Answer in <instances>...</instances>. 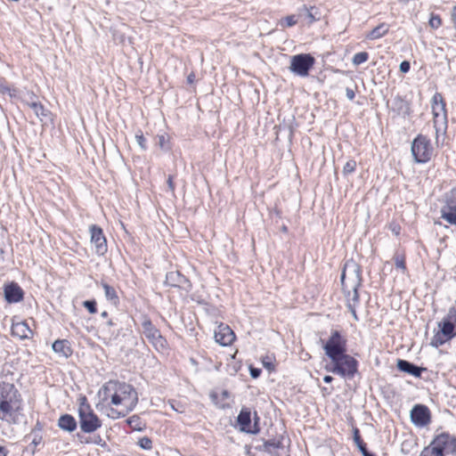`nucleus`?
Wrapping results in <instances>:
<instances>
[{
  "mask_svg": "<svg viewBox=\"0 0 456 456\" xmlns=\"http://www.w3.org/2000/svg\"><path fill=\"white\" fill-rule=\"evenodd\" d=\"M315 60L309 53H300L291 57L289 70L299 77H307Z\"/></svg>",
  "mask_w": 456,
  "mask_h": 456,
  "instance_id": "8",
  "label": "nucleus"
},
{
  "mask_svg": "<svg viewBox=\"0 0 456 456\" xmlns=\"http://www.w3.org/2000/svg\"><path fill=\"white\" fill-rule=\"evenodd\" d=\"M110 386L112 387L114 391H118L121 398H124V403L127 407L126 412L132 411L138 403V395L132 385L125 382H110L109 386L103 387V389L105 391L110 390Z\"/></svg>",
  "mask_w": 456,
  "mask_h": 456,
  "instance_id": "7",
  "label": "nucleus"
},
{
  "mask_svg": "<svg viewBox=\"0 0 456 456\" xmlns=\"http://www.w3.org/2000/svg\"><path fill=\"white\" fill-rule=\"evenodd\" d=\"M411 64L408 61H403L399 65V69L402 73H407L410 70Z\"/></svg>",
  "mask_w": 456,
  "mask_h": 456,
  "instance_id": "43",
  "label": "nucleus"
},
{
  "mask_svg": "<svg viewBox=\"0 0 456 456\" xmlns=\"http://www.w3.org/2000/svg\"><path fill=\"white\" fill-rule=\"evenodd\" d=\"M38 101V97L33 92H28L21 99L22 103L28 108L31 106V102H36Z\"/></svg>",
  "mask_w": 456,
  "mask_h": 456,
  "instance_id": "34",
  "label": "nucleus"
},
{
  "mask_svg": "<svg viewBox=\"0 0 456 456\" xmlns=\"http://www.w3.org/2000/svg\"><path fill=\"white\" fill-rule=\"evenodd\" d=\"M124 403V398H121L118 391H115V393L111 396V403L114 405H118Z\"/></svg>",
  "mask_w": 456,
  "mask_h": 456,
  "instance_id": "42",
  "label": "nucleus"
},
{
  "mask_svg": "<svg viewBox=\"0 0 456 456\" xmlns=\"http://www.w3.org/2000/svg\"><path fill=\"white\" fill-rule=\"evenodd\" d=\"M332 380H333V377H332V376H330V375H326V376H324V378H323V381H324L325 383H331V382H332Z\"/></svg>",
  "mask_w": 456,
  "mask_h": 456,
  "instance_id": "53",
  "label": "nucleus"
},
{
  "mask_svg": "<svg viewBox=\"0 0 456 456\" xmlns=\"http://www.w3.org/2000/svg\"><path fill=\"white\" fill-rule=\"evenodd\" d=\"M127 424L135 430H141V419L137 415H134L127 419Z\"/></svg>",
  "mask_w": 456,
  "mask_h": 456,
  "instance_id": "35",
  "label": "nucleus"
},
{
  "mask_svg": "<svg viewBox=\"0 0 456 456\" xmlns=\"http://www.w3.org/2000/svg\"><path fill=\"white\" fill-rule=\"evenodd\" d=\"M362 454V456H376L374 453L369 452L368 450L363 452Z\"/></svg>",
  "mask_w": 456,
  "mask_h": 456,
  "instance_id": "57",
  "label": "nucleus"
},
{
  "mask_svg": "<svg viewBox=\"0 0 456 456\" xmlns=\"http://www.w3.org/2000/svg\"><path fill=\"white\" fill-rule=\"evenodd\" d=\"M195 79V75L193 73H191L187 77V81L189 84H192Z\"/></svg>",
  "mask_w": 456,
  "mask_h": 456,
  "instance_id": "52",
  "label": "nucleus"
},
{
  "mask_svg": "<svg viewBox=\"0 0 456 456\" xmlns=\"http://www.w3.org/2000/svg\"><path fill=\"white\" fill-rule=\"evenodd\" d=\"M101 316L102 318H107L108 317V313L106 311H103L102 314H101Z\"/></svg>",
  "mask_w": 456,
  "mask_h": 456,
  "instance_id": "60",
  "label": "nucleus"
},
{
  "mask_svg": "<svg viewBox=\"0 0 456 456\" xmlns=\"http://www.w3.org/2000/svg\"><path fill=\"white\" fill-rule=\"evenodd\" d=\"M283 21L287 27H292L297 23V20L295 15H289L285 17Z\"/></svg>",
  "mask_w": 456,
  "mask_h": 456,
  "instance_id": "41",
  "label": "nucleus"
},
{
  "mask_svg": "<svg viewBox=\"0 0 456 456\" xmlns=\"http://www.w3.org/2000/svg\"><path fill=\"white\" fill-rule=\"evenodd\" d=\"M220 408H224V404H220L218 405Z\"/></svg>",
  "mask_w": 456,
  "mask_h": 456,
  "instance_id": "62",
  "label": "nucleus"
},
{
  "mask_svg": "<svg viewBox=\"0 0 456 456\" xmlns=\"http://www.w3.org/2000/svg\"><path fill=\"white\" fill-rule=\"evenodd\" d=\"M330 360V362L325 365V370L328 372L339 375L343 378L352 379L358 371L357 360L346 353Z\"/></svg>",
  "mask_w": 456,
  "mask_h": 456,
  "instance_id": "3",
  "label": "nucleus"
},
{
  "mask_svg": "<svg viewBox=\"0 0 456 456\" xmlns=\"http://www.w3.org/2000/svg\"><path fill=\"white\" fill-rule=\"evenodd\" d=\"M393 110L398 115L403 116V118L410 116L411 110V104L408 101L403 99L400 96H396L393 101Z\"/></svg>",
  "mask_w": 456,
  "mask_h": 456,
  "instance_id": "20",
  "label": "nucleus"
},
{
  "mask_svg": "<svg viewBox=\"0 0 456 456\" xmlns=\"http://www.w3.org/2000/svg\"><path fill=\"white\" fill-rule=\"evenodd\" d=\"M52 348L56 354L64 358H69L73 353L69 342L66 339L54 341Z\"/></svg>",
  "mask_w": 456,
  "mask_h": 456,
  "instance_id": "22",
  "label": "nucleus"
},
{
  "mask_svg": "<svg viewBox=\"0 0 456 456\" xmlns=\"http://www.w3.org/2000/svg\"><path fill=\"white\" fill-rule=\"evenodd\" d=\"M340 281L343 294L346 298V306L354 319L358 321L356 314V306L359 304L358 289L362 281L360 265L354 260L346 261L341 273Z\"/></svg>",
  "mask_w": 456,
  "mask_h": 456,
  "instance_id": "1",
  "label": "nucleus"
},
{
  "mask_svg": "<svg viewBox=\"0 0 456 456\" xmlns=\"http://www.w3.org/2000/svg\"><path fill=\"white\" fill-rule=\"evenodd\" d=\"M211 398H212V401L216 404L218 405L217 402H216V398H217V395L216 394H211Z\"/></svg>",
  "mask_w": 456,
  "mask_h": 456,
  "instance_id": "56",
  "label": "nucleus"
},
{
  "mask_svg": "<svg viewBox=\"0 0 456 456\" xmlns=\"http://www.w3.org/2000/svg\"><path fill=\"white\" fill-rule=\"evenodd\" d=\"M187 281H188L187 279L183 274H181L179 272L175 271V272H169L167 273L165 283L168 286L181 288Z\"/></svg>",
  "mask_w": 456,
  "mask_h": 456,
  "instance_id": "24",
  "label": "nucleus"
},
{
  "mask_svg": "<svg viewBox=\"0 0 456 456\" xmlns=\"http://www.w3.org/2000/svg\"><path fill=\"white\" fill-rule=\"evenodd\" d=\"M394 259L396 268L404 272L406 270L405 257L403 256L395 255Z\"/></svg>",
  "mask_w": 456,
  "mask_h": 456,
  "instance_id": "37",
  "label": "nucleus"
},
{
  "mask_svg": "<svg viewBox=\"0 0 456 456\" xmlns=\"http://www.w3.org/2000/svg\"><path fill=\"white\" fill-rule=\"evenodd\" d=\"M282 231H283V232H287V227H286V226H283V227H282Z\"/></svg>",
  "mask_w": 456,
  "mask_h": 456,
  "instance_id": "61",
  "label": "nucleus"
},
{
  "mask_svg": "<svg viewBox=\"0 0 456 456\" xmlns=\"http://www.w3.org/2000/svg\"><path fill=\"white\" fill-rule=\"evenodd\" d=\"M428 24L432 28L436 29L442 25V19L439 15L432 13Z\"/></svg>",
  "mask_w": 456,
  "mask_h": 456,
  "instance_id": "36",
  "label": "nucleus"
},
{
  "mask_svg": "<svg viewBox=\"0 0 456 456\" xmlns=\"http://www.w3.org/2000/svg\"><path fill=\"white\" fill-rule=\"evenodd\" d=\"M388 25L386 23H381L379 26L375 27L371 31H370L366 38L370 40H375L382 37L388 32Z\"/></svg>",
  "mask_w": 456,
  "mask_h": 456,
  "instance_id": "26",
  "label": "nucleus"
},
{
  "mask_svg": "<svg viewBox=\"0 0 456 456\" xmlns=\"http://www.w3.org/2000/svg\"><path fill=\"white\" fill-rule=\"evenodd\" d=\"M106 325H107L108 327H111V326L115 325V323L113 322V321H112V320H109V321L107 322Z\"/></svg>",
  "mask_w": 456,
  "mask_h": 456,
  "instance_id": "58",
  "label": "nucleus"
},
{
  "mask_svg": "<svg viewBox=\"0 0 456 456\" xmlns=\"http://www.w3.org/2000/svg\"><path fill=\"white\" fill-rule=\"evenodd\" d=\"M89 232L90 241L94 246L95 253L103 256L108 250V246L102 229L96 224H91Z\"/></svg>",
  "mask_w": 456,
  "mask_h": 456,
  "instance_id": "12",
  "label": "nucleus"
},
{
  "mask_svg": "<svg viewBox=\"0 0 456 456\" xmlns=\"http://www.w3.org/2000/svg\"><path fill=\"white\" fill-rule=\"evenodd\" d=\"M173 179H174L173 175H168L167 180V183L168 189L174 194V192H175V183L173 182Z\"/></svg>",
  "mask_w": 456,
  "mask_h": 456,
  "instance_id": "44",
  "label": "nucleus"
},
{
  "mask_svg": "<svg viewBox=\"0 0 456 456\" xmlns=\"http://www.w3.org/2000/svg\"><path fill=\"white\" fill-rule=\"evenodd\" d=\"M221 395H222L223 399H227V398H229V395H230L229 392L227 390H224Z\"/></svg>",
  "mask_w": 456,
  "mask_h": 456,
  "instance_id": "55",
  "label": "nucleus"
},
{
  "mask_svg": "<svg viewBox=\"0 0 456 456\" xmlns=\"http://www.w3.org/2000/svg\"><path fill=\"white\" fill-rule=\"evenodd\" d=\"M135 140L142 150L145 151L147 149L146 139L142 133L136 134Z\"/></svg>",
  "mask_w": 456,
  "mask_h": 456,
  "instance_id": "40",
  "label": "nucleus"
},
{
  "mask_svg": "<svg viewBox=\"0 0 456 456\" xmlns=\"http://www.w3.org/2000/svg\"><path fill=\"white\" fill-rule=\"evenodd\" d=\"M41 440H42V437H41V436H39L38 438L35 437V438L33 439V441H32V444H35V446H37V445L41 442Z\"/></svg>",
  "mask_w": 456,
  "mask_h": 456,
  "instance_id": "54",
  "label": "nucleus"
},
{
  "mask_svg": "<svg viewBox=\"0 0 456 456\" xmlns=\"http://www.w3.org/2000/svg\"><path fill=\"white\" fill-rule=\"evenodd\" d=\"M80 428L85 433H93L102 426V421L86 403L78 408Z\"/></svg>",
  "mask_w": 456,
  "mask_h": 456,
  "instance_id": "6",
  "label": "nucleus"
},
{
  "mask_svg": "<svg viewBox=\"0 0 456 456\" xmlns=\"http://www.w3.org/2000/svg\"><path fill=\"white\" fill-rule=\"evenodd\" d=\"M20 394L15 386L0 382V419L9 424H17V412L20 409Z\"/></svg>",
  "mask_w": 456,
  "mask_h": 456,
  "instance_id": "2",
  "label": "nucleus"
},
{
  "mask_svg": "<svg viewBox=\"0 0 456 456\" xmlns=\"http://www.w3.org/2000/svg\"><path fill=\"white\" fill-rule=\"evenodd\" d=\"M346 95L348 100H350V101L354 100L355 97L354 90L352 88L346 87Z\"/></svg>",
  "mask_w": 456,
  "mask_h": 456,
  "instance_id": "46",
  "label": "nucleus"
},
{
  "mask_svg": "<svg viewBox=\"0 0 456 456\" xmlns=\"http://www.w3.org/2000/svg\"><path fill=\"white\" fill-rule=\"evenodd\" d=\"M445 106L446 104L442 94L440 93H436L431 100V107L433 113L434 126L436 127V132L438 131L436 125L439 119L443 122L446 121L447 113Z\"/></svg>",
  "mask_w": 456,
  "mask_h": 456,
  "instance_id": "13",
  "label": "nucleus"
},
{
  "mask_svg": "<svg viewBox=\"0 0 456 456\" xmlns=\"http://www.w3.org/2000/svg\"><path fill=\"white\" fill-rule=\"evenodd\" d=\"M396 367L399 370L412 375L415 378H420L423 371L427 369L415 365L414 363L403 359H398Z\"/></svg>",
  "mask_w": 456,
  "mask_h": 456,
  "instance_id": "19",
  "label": "nucleus"
},
{
  "mask_svg": "<svg viewBox=\"0 0 456 456\" xmlns=\"http://www.w3.org/2000/svg\"><path fill=\"white\" fill-rule=\"evenodd\" d=\"M259 417L255 411V423L251 425V412L247 408H242L237 417V424L240 426V429L242 432L249 434H257L260 431L258 428Z\"/></svg>",
  "mask_w": 456,
  "mask_h": 456,
  "instance_id": "11",
  "label": "nucleus"
},
{
  "mask_svg": "<svg viewBox=\"0 0 456 456\" xmlns=\"http://www.w3.org/2000/svg\"><path fill=\"white\" fill-rule=\"evenodd\" d=\"M138 445L144 450H150L152 448V441L147 436H143L139 439Z\"/></svg>",
  "mask_w": 456,
  "mask_h": 456,
  "instance_id": "38",
  "label": "nucleus"
},
{
  "mask_svg": "<svg viewBox=\"0 0 456 456\" xmlns=\"http://www.w3.org/2000/svg\"><path fill=\"white\" fill-rule=\"evenodd\" d=\"M261 374V370L256 368H250V375L252 378H258Z\"/></svg>",
  "mask_w": 456,
  "mask_h": 456,
  "instance_id": "47",
  "label": "nucleus"
},
{
  "mask_svg": "<svg viewBox=\"0 0 456 456\" xmlns=\"http://www.w3.org/2000/svg\"><path fill=\"white\" fill-rule=\"evenodd\" d=\"M102 287L104 290L105 297L111 304L117 305L119 303V298L117 295L115 289L110 286L108 283L102 281Z\"/></svg>",
  "mask_w": 456,
  "mask_h": 456,
  "instance_id": "27",
  "label": "nucleus"
},
{
  "mask_svg": "<svg viewBox=\"0 0 456 456\" xmlns=\"http://www.w3.org/2000/svg\"><path fill=\"white\" fill-rule=\"evenodd\" d=\"M4 293L5 300L10 304L21 301L24 296L22 289L16 282L6 284Z\"/></svg>",
  "mask_w": 456,
  "mask_h": 456,
  "instance_id": "18",
  "label": "nucleus"
},
{
  "mask_svg": "<svg viewBox=\"0 0 456 456\" xmlns=\"http://www.w3.org/2000/svg\"><path fill=\"white\" fill-rule=\"evenodd\" d=\"M441 217L450 224L456 225V189H452L445 194Z\"/></svg>",
  "mask_w": 456,
  "mask_h": 456,
  "instance_id": "9",
  "label": "nucleus"
},
{
  "mask_svg": "<svg viewBox=\"0 0 456 456\" xmlns=\"http://www.w3.org/2000/svg\"><path fill=\"white\" fill-rule=\"evenodd\" d=\"M142 333L157 349H164L167 346V340L162 337L159 330L152 324L150 319H145L142 323Z\"/></svg>",
  "mask_w": 456,
  "mask_h": 456,
  "instance_id": "10",
  "label": "nucleus"
},
{
  "mask_svg": "<svg viewBox=\"0 0 456 456\" xmlns=\"http://www.w3.org/2000/svg\"><path fill=\"white\" fill-rule=\"evenodd\" d=\"M58 427L67 432H73L77 428V421L70 414H63L58 419Z\"/></svg>",
  "mask_w": 456,
  "mask_h": 456,
  "instance_id": "23",
  "label": "nucleus"
},
{
  "mask_svg": "<svg viewBox=\"0 0 456 456\" xmlns=\"http://www.w3.org/2000/svg\"><path fill=\"white\" fill-rule=\"evenodd\" d=\"M281 441L268 440L264 443V448L268 452H273L274 450L282 448Z\"/></svg>",
  "mask_w": 456,
  "mask_h": 456,
  "instance_id": "32",
  "label": "nucleus"
},
{
  "mask_svg": "<svg viewBox=\"0 0 456 456\" xmlns=\"http://www.w3.org/2000/svg\"><path fill=\"white\" fill-rule=\"evenodd\" d=\"M158 139H159V144L160 148L166 149V145H165L166 144V139H165V136L164 135H159L158 137Z\"/></svg>",
  "mask_w": 456,
  "mask_h": 456,
  "instance_id": "49",
  "label": "nucleus"
},
{
  "mask_svg": "<svg viewBox=\"0 0 456 456\" xmlns=\"http://www.w3.org/2000/svg\"><path fill=\"white\" fill-rule=\"evenodd\" d=\"M357 167V163L354 159H349L346 161V163L344 165L342 169V174L344 176H347L351 174H353Z\"/></svg>",
  "mask_w": 456,
  "mask_h": 456,
  "instance_id": "31",
  "label": "nucleus"
},
{
  "mask_svg": "<svg viewBox=\"0 0 456 456\" xmlns=\"http://www.w3.org/2000/svg\"><path fill=\"white\" fill-rule=\"evenodd\" d=\"M419 456H428V454L427 453L425 448L421 451Z\"/></svg>",
  "mask_w": 456,
  "mask_h": 456,
  "instance_id": "59",
  "label": "nucleus"
},
{
  "mask_svg": "<svg viewBox=\"0 0 456 456\" xmlns=\"http://www.w3.org/2000/svg\"><path fill=\"white\" fill-rule=\"evenodd\" d=\"M411 151L416 163H427L433 156L434 148L428 136L418 134L412 141Z\"/></svg>",
  "mask_w": 456,
  "mask_h": 456,
  "instance_id": "4",
  "label": "nucleus"
},
{
  "mask_svg": "<svg viewBox=\"0 0 456 456\" xmlns=\"http://www.w3.org/2000/svg\"><path fill=\"white\" fill-rule=\"evenodd\" d=\"M368 59H369V53L367 52H360L354 55L353 59H352V63L354 66H359V65L364 63L365 61H367Z\"/></svg>",
  "mask_w": 456,
  "mask_h": 456,
  "instance_id": "30",
  "label": "nucleus"
},
{
  "mask_svg": "<svg viewBox=\"0 0 456 456\" xmlns=\"http://www.w3.org/2000/svg\"><path fill=\"white\" fill-rule=\"evenodd\" d=\"M83 305L88 310L90 314H95L97 312L95 300H86L83 302Z\"/></svg>",
  "mask_w": 456,
  "mask_h": 456,
  "instance_id": "39",
  "label": "nucleus"
},
{
  "mask_svg": "<svg viewBox=\"0 0 456 456\" xmlns=\"http://www.w3.org/2000/svg\"><path fill=\"white\" fill-rule=\"evenodd\" d=\"M127 412H118V411L114 410V409H111V417L113 419L115 418H120V417H124Z\"/></svg>",
  "mask_w": 456,
  "mask_h": 456,
  "instance_id": "48",
  "label": "nucleus"
},
{
  "mask_svg": "<svg viewBox=\"0 0 456 456\" xmlns=\"http://www.w3.org/2000/svg\"><path fill=\"white\" fill-rule=\"evenodd\" d=\"M425 450L428 456H444V453L436 445L433 444V441L430 444L425 447Z\"/></svg>",
  "mask_w": 456,
  "mask_h": 456,
  "instance_id": "33",
  "label": "nucleus"
},
{
  "mask_svg": "<svg viewBox=\"0 0 456 456\" xmlns=\"http://www.w3.org/2000/svg\"><path fill=\"white\" fill-rule=\"evenodd\" d=\"M439 330L447 338L452 339L456 336V308L452 307L444 320L438 324Z\"/></svg>",
  "mask_w": 456,
  "mask_h": 456,
  "instance_id": "16",
  "label": "nucleus"
},
{
  "mask_svg": "<svg viewBox=\"0 0 456 456\" xmlns=\"http://www.w3.org/2000/svg\"><path fill=\"white\" fill-rule=\"evenodd\" d=\"M448 340H450V338H447V337L443 335V332L439 330L431 338L430 345L433 347L437 348Z\"/></svg>",
  "mask_w": 456,
  "mask_h": 456,
  "instance_id": "28",
  "label": "nucleus"
},
{
  "mask_svg": "<svg viewBox=\"0 0 456 456\" xmlns=\"http://www.w3.org/2000/svg\"><path fill=\"white\" fill-rule=\"evenodd\" d=\"M12 335L20 339H26L33 335L31 329L25 322H17L12 326Z\"/></svg>",
  "mask_w": 456,
  "mask_h": 456,
  "instance_id": "21",
  "label": "nucleus"
},
{
  "mask_svg": "<svg viewBox=\"0 0 456 456\" xmlns=\"http://www.w3.org/2000/svg\"><path fill=\"white\" fill-rule=\"evenodd\" d=\"M353 438H354V442L355 443L357 448L359 449V451L362 453L368 450L366 444L362 441L361 435H360V431L357 428H354L353 429Z\"/></svg>",
  "mask_w": 456,
  "mask_h": 456,
  "instance_id": "29",
  "label": "nucleus"
},
{
  "mask_svg": "<svg viewBox=\"0 0 456 456\" xmlns=\"http://www.w3.org/2000/svg\"><path fill=\"white\" fill-rule=\"evenodd\" d=\"M35 113L36 117L40 121H45L50 117V110L45 108V106L41 103L40 101L36 102H31V106L29 107Z\"/></svg>",
  "mask_w": 456,
  "mask_h": 456,
  "instance_id": "25",
  "label": "nucleus"
},
{
  "mask_svg": "<svg viewBox=\"0 0 456 456\" xmlns=\"http://www.w3.org/2000/svg\"><path fill=\"white\" fill-rule=\"evenodd\" d=\"M347 339L340 331L332 330L330 336L323 345L322 348L325 354L330 358L338 356L344 353H346Z\"/></svg>",
  "mask_w": 456,
  "mask_h": 456,
  "instance_id": "5",
  "label": "nucleus"
},
{
  "mask_svg": "<svg viewBox=\"0 0 456 456\" xmlns=\"http://www.w3.org/2000/svg\"><path fill=\"white\" fill-rule=\"evenodd\" d=\"M8 450L4 446H0V456H7Z\"/></svg>",
  "mask_w": 456,
  "mask_h": 456,
  "instance_id": "51",
  "label": "nucleus"
},
{
  "mask_svg": "<svg viewBox=\"0 0 456 456\" xmlns=\"http://www.w3.org/2000/svg\"><path fill=\"white\" fill-rule=\"evenodd\" d=\"M411 422L418 427H425L431 421V413L428 406L416 404L410 412Z\"/></svg>",
  "mask_w": 456,
  "mask_h": 456,
  "instance_id": "15",
  "label": "nucleus"
},
{
  "mask_svg": "<svg viewBox=\"0 0 456 456\" xmlns=\"http://www.w3.org/2000/svg\"><path fill=\"white\" fill-rule=\"evenodd\" d=\"M214 338L220 346H227L234 341L235 334L228 325L221 323L215 330Z\"/></svg>",
  "mask_w": 456,
  "mask_h": 456,
  "instance_id": "17",
  "label": "nucleus"
},
{
  "mask_svg": "<svg viewBox=\"0 0 456 456\" xmlns=\"http://www.w3.org/2000/svg\"><path fill=\"white\" fill-rule=\"evenodd\" d=\"M314 9V7H311V9H306V16L309 19V23H313L317 20L312 12Z\"/></svg>",
  "mask_w": 456,
  "mask_h": 456,
  "instance_id": "45",
  "label": "nucleus"
},
{
  "mask_svg": "<svg viewBox=\"0 0 456 456\" xmlns=\"http://www.w3.org/2000/svg\"><path fill=\"white\" fill-rule=\"evenodd\" d=\"M452 20L453 21V24H454V27L456 28V5L453 7L452 9Z\"/></svg>",
  "mask_w": 456,
  "mask_h": 456,
  "instance_id": "50",
  "label": "nucleus"
},
{
  "mask_svg": "<svg viewBox=\"0 0 456 456\" xmlns=\"http://www.w3.org/2000/svg\"><path fill=\"white\" fill-rule=\"evenodd\" d=\"M433 444L436 445L444 453L456 456V436L448 432H442L435 436Z\"/></svg>",
  "mask_w": 456,
  "mask_h": 456,
  "instance_id": "14",
  "label": "nucleus"
}]
</instances>
